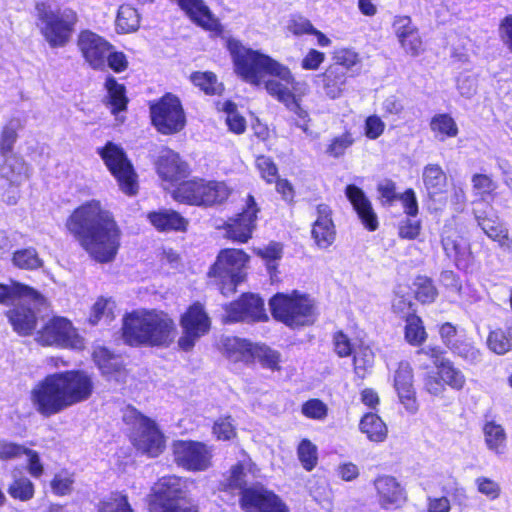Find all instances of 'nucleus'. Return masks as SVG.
<instances>
[{"mask_svg": "<svg viewBox=\"0 0 512 512\" xmlns=\"http://www.w3.org/2000/svg\"><path fill=\"white\" fill-rule=\"evenodd\" d=\"M345 194L351 202L354 210L357 212L362 224L369 230L375 231L378 228L377 215L372 208L370 200L364 191L356 185H347Z\"/></svg>", "mask_w": 512, "mask_h": 512, "instance_id": "obj_28", "label": "nucleus"}, {"mask_svg": "<svg viewBox=\"0 0 512 512\" xmlns=\"http://www.w3.org/2000/svg\"><path fill=\"white\" fill-rule=\"evenodd\" d=\"M485 443L489 450L496 454L504 453L506 448V433L504 428L494 421L487 422L483 427Z\"/></svg>", "mask_w": 512, "mask_h": 512, "instance_id": "obj_38", "label": "nucleus"}, {"mask_svg": "<svg viewBox=\"0 0 512 512\" xmlns=\"http://www.w3.org/2000/svg\"><path fill=\"white\" fill-rule=\"evenodd\" d=\"M317 84L321 86L324 94L334 100L343 94L347 81L344 70L338 66H329L325 72L317 76Z\"/></svg>", "mask_w": 512, "mask_h": 512, "instance_id": "obj_32", "label": "nucleus"}, {"mask_svg": "<svg viewBox=\"0 0 512 512\" xmlns=\"http://www.w3.org/2000/svg\"><path fill=\"white\" fill-rule=\"evenodd\" d=\"M258 212L259 208L254 197L249 195L243 211L226 223L227 237L233 241L246 243L256 228Z\"/></svg>", "mask_w": 512, "mask_h": 512, "instance_id": "obj_22", "label": "nucleus"}, {"mask_svg": "<svg viewBox=\"0 0 512 512\" xmlns=\"http://www.w3.org/2000/svg\"><path fill=\"white\" fill-rule=\"evenodd\" d=\"M439 334L443 344L450 350L463 336L464 330H459L450 322L443 323L440 326Z\"/></svg>", "mask_w": 512, "mask_h": 512, "instance_id": "obj_62", "label": "nucleus"}, {"mask_svg": "<svg viewBox=\"0 0 512 512\" xmlns=\"http://www.w3.org/2000/svg\"><path fill=\"white\" fill-rule=\"evenodd\" d=\"M333 344L336 354L341 358L348 357L353 354L354 348L358 345L356 343H352L349 337L342 331H338L334 334Z\"/></svg>", "mask_w": 512, "mask_h": 512, "instance_id": "obj_64", "label": "nucleus"}, {"mask_svg": "<svg viewBox=\"0 0 512 512\" xmlns=\"http://www.w3.org/2000/svg\"><path fill=\"white\" fill-rule=\"evenodd\" d=\"M394 388L406 410L415 413L417 404L413 387V371L408 362L399 363L394 375Z\"/></svg>", "mask_w": 512, "mask_h": 512, "instance_id": "obj_26", "label": "nucleus"}, {"mask_svg": "<svg viewBox=\"0 0 512 512\" xmlns=\"http://www.w3.org/2000/svg\"><path fill=\"white\" fill-rule=\"evenodd\" d=\"M354 143V138L350 132H344L331 139L326 148V154L333 158L343 156L348 148Z\"/></svg>", "mask_w": 512, "mask_h": 512, "instance_id": "obj_59", "label": "nucleus"}, {"mask_svg": "<svg viewBox=\"0 0 512 512\" xmlns=\"http://www.w3.org/2000/svg\"><path fill=\"white\" fill-rule=\"evenodd\" d=\"M123 339L131 346H168L176 325L168 314L157 310H135L123 318Z\"/></svg>", "mask_w": 512, "mask_h": 512, "instance_id": "obj_3", "label": "nucleus"}, {"mask_svg": "<svg viewBox=\"0 0 512 512\" xmlns=\"http://www.w3.org/2000/svg\"><path fill=\"white\" fill-rule=\"evenodd\" d=\"M156 169L159 177L164 181L176 182L186 175L187 166L177 153L165 148L159 155Z\"/></svg>", "mask_w": 512, "mask_h": 512, "instance_id": "obj_29", "label": "nucleus"}, {"mask_svg": "<svg viewBox=\"0 0 512 512\" xmlns=\"http://www.w3.org/2000/svg\"><path fill=\"white\" fill-rule=\"evenodd\" d=\"M149 512H198V505L188 495L181 478L167 476L153 487Z\"/></svg>", "mask_w": 512, "mask_h": 512, "instance_id": "obj_7", "label": "nucleus"}, {"mask_svg": "<svg viewBox=\"0 0 512 512\" xmlns=\"http://www.w3.org/2000/svg\"><path fill=\"white\" fill-rule=\"evenodd\" d=\"M405 320V339L411 345H421L427 338V333L421 318L414 314L408 316Z\"/></svg>", "mask_w": 512, "mask_h": 512, "instance_id": "obj_51", "label": "nucleus"}, {"mask_svg": "<svg viewBox=\"0 0 512 512\" xmlns=\"http://www.w3.org/2000/svg\"><path fill=\"white\" fill-rule=\"evenodd\" d=\"M37 26L51 48L65 46L73 33L77 14L72 9H55L49 1L36 4Z\"/></svg>", "mask_w": 512, "mask_h": 512, "instance_id": "obj_6", "label": "nucleus"}, {"mask_svg": "<svg viewBox=\"0 0 512 512\" xmlns=\"http://www.w3.org/2000/svg\"><path fill=\"white\" fill-rule=\"evenodd\" d=\"M474 217L478 226L493 241L498 242L499 246L506 252H512V239L508 235V230L500 220L497 211L492 205L485 208L476 204Z\"/></svg>", "mask_w": 512, "mask_h": 512, "instance_id": "obj_21", "label": "nucleus"}, {"mask_svg": "<svg viewBox=\"0 0 512 512\" xmlns=\"http://www.w3.org/2000/svg\"><path fill=\"white\" fill-rule=\"evenodd\" d=\"M37 341L42 345L80 349L82 338L76 333L71 322L63 317L50 319L38 332Z\"/></svg>", "mask_w": 512, "mask_h": 512, "instance_id": "obj_16", "label": "nucleus"}, {"mask_svg": "<svg viewBox=\"0 0 512 512\" xmlns=\"http://www.w3.org/2000/svg\"><path fill=\"white\" fill-rule=\"evenodd\" d=\"M414 286L416 288V298L422 303H431L437 296V290L432 280L426 276H418L415 279Z\"/></svg>", "mask_w": 512, "mask_h": 512, "instance_id": "obj_58", "label": "nucleus"}, {"mask_svg": "<svg viewBox=\"0 0 512 512\" xmlns=\"http://www.w3.org/2000/svg\"><path fill=\"white\" fill-rule=\"evenodd\" d=\"M477 491L485 496L488 500L494 501L499 498L501 494V487L495 480L480 476L474 481Z\"/></svg>", "mask_w": 512, "mask_h": 512, "instance_id": "obj_60", "label": "nucleus"}, {"mask_svg": "<svg viewBox=\"0 0 512 512\" xmlns=\"http://www.w3.org/2000/svg\"><path fill=\"white\" fill-rule=\"evenodd\" d=\"M0 304L14 306L7 312V317L20 335H29L35 329L40 312L46 308V300L41 294L13 281L0 284Z\"/></svg>", "mask_w": 512, "mask_h": 512, "instance_id": "obj_5", "label": "nucleus"}, {"mask_svg": "<svg viewBox=\"0 0 512 512\" xmlns=\"http://www.w3.org/2000/svg\"><path fill=\"white\" fill-rule=\"evenodd\" d=\"M333 59L335 63L332 66H338L342 70L357 72L360 69V57L357 52L348 48H341L334 52Z\"/></svg>", "mask_w": 512, "mask_h": 512, "instance_id": "obj_54", "label": "nucleus"}, {"mask_svg": "<svg viewBox=\"0 0 512 512\" xmlns=\"http://www.w3.org/2000/svg\"><path fill=\"white\" fill-rule=\"evenodd\" d=\"M269 306L276 320L292 328L312 324L315 320L313 301L297 291L277 293L270 299Z\"/></svg>", "mask_w": 512, "mask_h": 512, "instance_id": "obj_8", "label": "nucleus"}, {"mask_svg": "<svg viewBox=\"0 0 512 512\" xmlns=\"http://www.w3.org/2000/svg\"><path fill=\"white\" fill-rule=\"evenodd\" d=\"M115 307V302L111 298H99L92 307L89 317L90 323L96 325L102 320L109 323L114 319Z\"/></svg>", "mask_w": 512, "mask_h": 512, "instance_id": "obj_49", "label": "nucleus"}, {"mask_svg": "<svg viewBox=\"0 0 512 512\" xmlns=\"http://www.w3.org/2000/svg\"><path fill=\"white\" fill-rule=\"evenodd\" d=\"M487 345L491 351L503 355L512 349V323L489 333Z\"/></svg>", "mask_w": 512, "mask_h": 512, "instance_id": "obj_40", "label": "nucleus"}, {"mask_svg": "<svg viewBox=\"0 0 512 512\" xmlns=\"http://www.w3.org/2000/svg\"><path fill=\"white\" fill-rule=\"evenodd\" d=\"M178 5L199 26L216 31L220 24L203 0H176Z\"/></svg>", "mask_w": 512, "mask_h": 512, "instance_id": "obj_30", "label": "nucleus"}, {"mask_svg": "<svg viewBox=\"0 0 512 512\" xmlns=\"http://www.w3.org/2000/svg\"><path fill=\"white\" fill-rule=\"evenodd\" d=\"M224 321H260L267 318L263 300L255 294H245L225 308Z\"/></svg>", "mask_w": 512, "mask_h": 512, "instance_id": "obj_24", "label": "nucleus"}, {"mask_svg": "<svg viewBox=\"0 0 512 512\" xmlns=\"http://www.w3.org/2000/svg\"><path fill=\"white\" fill-rule=\"evenodd\" d=\"M30 400L34 409L46 418L68 408L57 373L36 383L30 392Z\"/></svg>", "mask_w": 512, "mask_h": 512, "instance_id": "obj_12", "label": "nucleus"}, {"mask_svg": "<svg viewBox=\"0 0 512 512\" xmlns=\"http://www.w3.org/2000/svg\"><path fill=\"white\" fill-rule=\"evenodd\" d=\"M98 512H133L126 494L111 492L97 504Z\"/></svg>", "mask_w": 512, "mask_h": 512, "instance_id": "obj_44", "label": "nucleus"}, {"mask_svg": "<svg viewBox=\"0 0 512 512\" xmlns=\"http://www.w3.org/2000/svg\"><path fill=\"white\" fill-rule=\"evenodd\" d=\"M438 374L441 376L444 384L452 389L461 390L466 382L464 374L456 368L449 360H442L438 365Z\"/></svg>", "mask_w": 512, "mask_h": 512, "instance_id": "obj_48", "label": "nucleus"}, {"mask_svg": "<svg viewBox=\"0 0 512 512\" xmlns=\"http://www.w3.org/2000/svg\"><path fill=\"white\" fill-rule=\"evenodd\" d=\"M445 497L450 498L455 505H458L461 511L468 507L469 497L466 490L454 478L448 481L442 487Z\"/></svg>", "mask_w": 512, "mask_h": 512, "instance_id": "obj_55", "label": "nucleus"}, {"mask_svg": "<svg viewBox=\"0 0 512 512\" xmlns=\"http://www.w3.org/2000/svg\"><path fill=\"white\" fill-rule=\"evenodd\" d=\"M255 164L261 177L267 183H272L277 179L278 169L270 157L264 155L259 156L256 158Z\"/></svg>", "mask_w": 512, "mask_h": 512, "instance_id": "obj_61", "label": "nucleus"}, {"mask_svg": "<svg viewBox=\"0 0 512 512\" xmlns=\"http://www.w3.org/2000/svg\"><path fill=\"white\" fill-rule=\"evenodd\" d=\"M430 129L440 141L455 137L458 134L455 120L446 113L434 115L430 121Z\"/></svg>", "mask_w": 512, "mask_h": 512, "instance_id": "obj_41", "label": "nucleus"}, {"mask_svg": "<svg viewBox=\"0 0 512 512\" xmlns=\"http://www.w3.org/2000/svg\"><path fill=\"white\" fill-rule=\"evenodd\" d=\"M471 183L473 193L478 197V199L473 201V210L476 208V204H479V207L483 208L487 205H492L490 202H487V198H494L495 196L497 185L493 179L486 174H474L472 176Z\"/></svg>", "mask_w": 512, "mask_h": 512, "instance_id": "obj_36", "label": "nucleus"}, {"mask_svg": "<svg viewBox=\"0 0 512 512\" xmlns=\"http://www.w3.org/2000/svg\"><path fill=\"white\" fill-rule=\"evenodd\" d=\"M93 358L102 374L107 377L109 381L117 383L125 382L127 373L123 367L122 361L113 356L107 349L99 348L94 351Z\"/></svg>", "mask_w": 512, "mask_h": 512, "instance_id": "obj_31", "label": "nucleus"}, {"mask_svg": "<svg viewBox=\"0 0 512 512\" xmlns=\"http://www.w3.org/2000/svg\"><path fill=\"white\" fill-rule=\"evenodd\" d=\"M359 429L372 442H383L388 433L386 424L374 413H366L360 420Z\"/></svg>", "mask_w": 512, "mask_h": 512, "instance_id": "obj_37", "label": "nucleus"}, {"mask_svg": "<svg viewBox=\"0 0 512 512\" xmlns=\"http://www.w3.org/2000/svg\"><path fill=\"white\" fill-rule=\"evenodd\" d=\"M0 176L9 183L11 188H17L28 180L29 168L22 158L12 155L6 157L1 165Z\"/></svg>", "mask_w": 512, "mask_h": 512, "instance_id": "obj_34", "label": "nucleus"}, {"mask_svg": "<svg viewBox=\"0 0 512 512\" xmlns=\"http://www.w3.org/2000/svg\"><path fill=\"white\" fill-rule=\"evenodd\" d=\"M75 482L74 475L66 470L56 473L51 481V490L57 496H66L72 493Z\"/></svg>", "mask_w": 512, "mask_h": 512, "instance_id": "obj_57", "label": "nucleus"}, {"mask_svg": "<svg viewBox=\"0 0 512 512\" xmlns=\"http://www.w3.org/2000/svg\"><path fill=\"white\" fill-rule=\"evenodd\" d=\"M422 181L430 198L446 192L447 176L438 164H427L423 168Z\"/></svg>", "mask_w": 512, "mask_h": 512, "instance_id": "obj_35", "label": "nucleus"}, {"mask_svg": "<svg viewBox=\"0 0 512 512\" xmlns=\"http://www.w3.org/2000/svg\"><path fill=\"white\" fill-rule=\"evenodd\" d=\"M174 462L191 472H201L211 466L212 452L204 443L197 441H175L172 445Z\"/></svg>", "mask_w": 512, "mask_h": 512, "instance_id": "obj_15", "label": "nucleus"}, {"mask_svg": "<svg viewBox=\"0 0 512 512\" xmlns=\"http://www.w3.org/2000/svg\"><path fill=\"white\" fill-rule=\"evenodd\" d=\"M353 355L355 374L363 379L374 364V353L368 345L360 342L354 348Z\"/></svg>", "mask_w": 512, "mask_h": 512, "instance_id": "obj_43", "label": "nucleus"}, {"mask_svg": "<svg viewBox=\"0 0 512 512\" xmlns=\"http://www.w3.org/2000/svg\"><path fill=\"white\" fill-rule=\"evenodd\" d=\"M228 50L232 56L236 73L246 82L260 86L287 109L301 119L308 117V112L300 105V100L309 90L304 81H296L288 67L271 57L247 48L236 39H229Z\"/></svg>", "mask_w": 512, "mask_h": 512, "instance_id": "obj_1", "label": "nucleus"}, {"mask_svg": "<svg viewBox=\"0 0 512 512\" xmlns=\"http://www.w3.org/2000/svg\"><path fill=\"white\" fill-rule=\"evenodd\" d=\"M256 254L266 263V268L270 274L272 282L276 280L278 262L283 255V246L278 242H271L263 248L256 249Z\"/></svg>", "mask_w": 512, "mask_h": 512, "instance_id": "obj_42", "label": "nucleus"}, {"mask_svg": "<svg viewBox=\"0 0 512 512\" xmlns=\"http://www.w3.org/2000/svg\"><path fill=\"white\" fill-rule=\"evenodd\" d=\"M68 231L97 262H112L120 248L121 230L113 215L97 200L88 201L69 216Z\"/></svg>", "mask_w": 512, "mask_h": 512, "instance_id": "obj_2", "label": "nucleus"}, {"mask_svg": "<svg viewBox=\"0 0 512 512\" xmlns=\"http://www.w3.org/2000/svg\"><path fill=\"white\" fill-rule=\"evenodd\" d=\"M191 81L206 94H220L223 89L222 84L217 81L216 76L211 72H195L191 75Z\"/></svg>", "mask_w": 512, "mask_h": 512, "instance_id": "obj_53", "label": "nucleus"}, {"mask_svg": "<svg viewBox=\"0 0 512 512\" xmlns=\"http://www.w3.org/2000/svg\"><path fill=\"white\" fill-rule=\"evenodd\" d=\"M13 264L26 270H34L40 268L43 264L35 248L29 247L16 250L12 257Z\"/></svg>", "mask_w": 512, "mask_h": 512, "instance_id": "obj_50", "label": "nucleus"}, {"mask_svg": "<svg viewBox=\"0 0 512 512\" xmlns=\"http://www.w3.org/2000/svg\"><path fill=\"white\" fill-rule=\"evenodd\" d=\"M222 110L226 114V124L229 130L235 134H242L246 129V120L238 113L236 105L227 101L223 104Z\"/></svg>", "mask_w": 512, "mask_h": 512, "instance_id": "obj_56", "label": "nucleus"}, {"mask_svg": "<svg viewBox=\"0 0 512 512\" xmlns=\"http://www.w3.org/2000/svg\"><path fill=\"white\" fill-rule=\"evenodd\" d=\"M298 459L307 471L313 470L318 463V448L308 439H303L297 448Z\"/></svg>", "mask_w": 512, "mask_h": 512, "instance_id": "obj_52", "label": "nucleus"}, {"mask_svg": "<svg viewBox=\"0 0 512 512\" xmlns=\"http://www.w3.org/2000/svg\"><path fill=\"white\" fill-rule=\"evenodd\" d=\"M332 211L326 204L316 207V220L313 223L311 235L320 249L331 246L335 240V226L331 218Z\"/></svg>", "mask_w": 512, "mask_h": 512, "instance_id": "obj_25", "label": "nucleus"}, {"mask_svg": "<svg viewBox=\"0 0 512 512\" xmlns=\"http://www.w3.org/2000/svg\"><path fill=\"white\" fill-rule=\"evenodd\" d=\"M327 412V406L319 399H310L302 405V413L311 419L323 420Z\"/></svg>", "mask_w": 512, "mask_h": 512, "instance_id": "obj_63", "label": "nucleus"}, {"mask_svg": "<svg viewBox=\"0 0 512 512\" xmlns=\"http://www.w3.org/2000/svg\"><path fill=\"white\" fill-rule=\"evenodd\" d=\"M98 153L116 178L120 190L129 196L135 195L138 190L137 175L123 149L113 142H107L98 149Z\"/></svg>", "mask_w": 512, "mask_h": 512, "instance_id": "obj_13", "label": "nucleus"}, {"mask_svg": "<svg viewBox=\"0 0 512 512\" xmlns=\"http://www.w3.org/2000/svg\"><path fill=\"white\" fill-rule=\"evenodd\" d=\"M248 255L241 249L222 250L208 275L215 278L216 285L223 295L233 293L245 276Z\"/></svg>", "mask_w": 512, "mask_h": 512, "instance_id": "obj_9", "label": "nucleus"}, {"mask_svg": "<svg viewBox=\"0 0 512 512\" xmlns=\"http://www.w3.org/2000/svg\"><path fill=\"white\" fill-rule=\"evenodd\" d=\"M379 505L384 509L397 508L405 500V492L397 480L388 475L379 476L374 480Z\"/></svg>", "mask_w": 512, "mask_h": 512, "instance_id": "obj_27", "label": "nucleus"}, {"mask_svg": "<svg viewBox=\"0 0 512 512\" xmlns=\"http://www.w3.org/2000/svg\"><path fill=\"white\" fill-rule=\"evenodd\" d=\"M67 407L86 401L93 393L94 384L90 375L84 371L71 370L57 372Z\"/></svg>", "mask_w": 512, "mask_h": 512, "instance_id": "obj_19", "label": "nucleus"}, {"mask_svg": "<svg viewBox=\"0 0 512 512\" xmlns=\"http://www.w3.org/2000/svg\"><path fill=\"white\" fill-rule=\"evenodd\" d=\"M450 351L468 364L475 365L482 360L481 351L470 339L466 337V335L451 347Z\"/></svg>", "mask_w": 512, "mask_h": 512, "instance_id": "obj_47", "label": "nucleus"}, {"mask_svg": "<svg viewBox=\"0 0 512 512\" xmlns=\"http://www.w3.org/2000/svg\"><path fill=\"white\" fill-rule=\"evenodd\" d=\"M228 196L229 189L223 182L203 179L185 181L173 191V198L177 202L197 206L221 203Z\"/></svg>", "mask_w": 512, "mask_h": 512, "instance_id": "obj_11", "label": "nucleus"}, {"mask_svg": "<svg viewBox=\"0 0 512 512\" xmlns=\"http://www.w3.org/2000/svg\"><path fill=\"white\" fill-rule=\"evenodd\" d=\"M224 345L230 353V357H233L234 360L240 358L237 353L243 356L246 352H249L264 368L272 371L280 370V354L268 346L252 345L240 338H227Z\"/></svg>", "mask_w": 512, "mask_h": 512, "instance_id": "obj_20", "label": "nucleus"}, {"mask_svg": "<svg viewBox=\"0 0 512 512\" xmlns=\"http://www.w3.org/2000/svg\"><path fill=\"white\" fill-rule=\"evenodd\" d=\"M123 421L132 427L131 438L138 450L151 457L162 453L165 447L164 436L153 420L127 406L123 411Z\"/></svg>", "mask_w": 512, "mask_h": 512, "instance_id": "obj_10", "label": "nucleus"}, {"mask_svg": "<svg viewBox=\"0 0 512 512\" xmlns=\"http://www.w3.org/2000/svg\"><path fill=\"white\" fill-rule=\"evenodd\" d=\"M147 218L160 232L185 231L188 225V221L180 213L171 209L150 212Z\"/></svg>", "mask_w": 512, "mask_h": 512, "instance_id": "obj_33", "label": "nucleus"}, {"mask_svg": "<svg viewBox=\"0 0 512 512\" xmlns=\"http://www.w3.org/2000/svg\"><path fill=\"white\" fill-rule=\"evenodd\" d=\"M79 49L87 63L93 68L104 70L106 58L112 45L100 35L91 31H82L78 38Z\"/></svg>", "mask_w": 512, "mask_h": 512, "instance_id": "obj_23", "label": "nucleus"}, {"mask_svg": "<svg viewBox=\"0 0 512 512\" xmlns=\"http://www.w3.org/2000/svg\"><path fill=\"white\" fill-rule=\"evenodd\" d=\"M105 87L108 93V104L113 114L124 111L127 108L128 99L126 97L125 86L119 84L114 77L109 76L106 79Z\"/></svg>", "mask_w": 512, "mask_h": 512, "instance_id": "obj_39", "label": "nucleus"}, {"mask_svg": "<svg viewBox=\"0 0 512 512\" xmlns=\"http://www.w3.org/2000/svg\"><path fill=\"white\" fill-rule=\"evenodd\" d=\"M441 243L446 256L453 260L460 270H467L473 264L470 242L450 224L443 227Z\"/></svg>", "mask_w": 512, "mask_h": 512, "instance_id": "obj_18", "label": "nucleus"}, {"mask_svg": "<svg viewBox=\"0 0 512 512\" xmlns=\"http://www.w3.org/2000/svg\"><path fill=\"white\" fill-rule=\"evenodd\" d=\"M254 464L243 455L224 475L222 486L227 490L241 491V506L246 512H289L286 504L274 492L263 486L246 488L247 476L253 472Z\"/></svg>", "mask_w": 512, "mask_h": 512, "instance_id": "obj_4", "label": "nucleus"}, {"mask_svg": "<svg viewBox=\"0 0 512 512\" xmlns=\"http://www.w3.org/2000/svg\"><path fill=\"white\" fill-rule=\"evenodd\" d=\"M8 494L15 500L22 502L30 501L35 494L33 482L25 476H16L13 474V481L8 486Z\"/></svg>", "mask_w": 512, "mask_h": 512, "instance_id": "obj_46", "label": "nucleus"}, {"mask_svg": "<svg viewBox=\"0 0 512 512\" xmlns=\"http://www.w3.org/2000/svg\"><path fill=\"white\" fill-rule=\"evenodd\" d=\"M151 120L158 132L171 135L180 132L186 124L181 101L167 93L150 106Z\"/></svg>", "mask_w": 512, "mask_h": 512, "instance_id": "obj_14", "label": "nucleus"}, {"mask_svg": "<svg viewBox=\"0 0 512 512\" xmlns=\"http://www.w3.org/2000/svg\"><path fill=\"white\" fill-rule=\"evenodd\" d=\"M181 327L183 335L179 338L178 345L182 350L189 351L210 328V320L202 305L195 303L189 307L181 317Z\"/></svg>", "mask_w": 512, "mask_h": 512, "instance_id": "obj_17", "label": "nucleus"}, {"mask_svg": "<svg viewBox=\"0 0 512 512\" xmlns=\"http://www.w3.org/2000/svg\"><path fill=\"white\" fill-rule=\"evenodd\" d=\"M140 16L135 8L128 4L121 5L116 17V28L122 33H131L138 29Z\"/></svg>", "mask_w": 512, "mask_h": 512, "instance_id": "obj_45", "label": "nucleus"}]
</instances>
